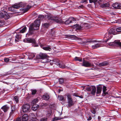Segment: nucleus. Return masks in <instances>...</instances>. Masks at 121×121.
Here are the masks:
<instances>
[{
	"instance_id": "obj_44",
	"label": "nucleus",
	"mask_w": 121,
	"mask_h": 121,
	"mask_svg": "<svg viewBox=\"0 0 121 121\" xmlns=\"http://www.w3.org/2000/svg\"><path fill=\"white\" fill-rule=\"evenodd\" d=\"M9 59L8 58H6L4 59V61L6 62H7L9 61Z\"/></svg>"
},
{
	"instance_id": "obj_25",
	"label": "nucleus",
	"mask_w": 121,
	"mask_h": 121,
	"mask_svg": "<svg viewBox=\"0 0 121 121\" xmlns=\"http://www.w3.org/2000/svg\"><path fill=\"white\" fill-rule=\"evenodd\" d=\"M101 91V88L99 86L97 87V94L100 93Z\"/></svg>"
},
{
	"instance_id": "obj_15",
	"label": "nucleus",
	"mask_w": 121,
	"mask_h": 121,
	"mask_svg": "<svg viewBox=\"0 0 121 121\" xmlns=\"http://www.w3.org/2000/svg\"><path fill=\"white\" fill-rule=\"evenodd\" d=\"M23 41L25 43H33L34 42V40L31 38H27L24 39Z\"/></svg>"
},
{
	"instance_id": "obj_1",
	"label": "nucleus",
	"mask_w": 121,
	"mask_h": 121,
	"mask_svg": "<svg viewBox=\"0 0 121 121\" xmlns=\"http://www.w3.org/2000/svg\"><path fill=\"white\" fill-rule=\"evenodd\" d=\"M26 7L25 8H26L24 9H23V12L25 13L28 11L30 9V8L31 6H30L26 5L25 3H24L21 2L16 4L12 6L11 7H10L9 8V10L11 11L16 12H19L16 11V9H17L19 8L20 7Z\"/></svg>"
},
{
	"instance_id": "obj_42",
	"label": "nucleus",
	"mask_w": 121,
	"mask_h": 121,
	"mask_svg": "<svg viewBox=\"0 0 121 121\" xmlns=\"http://www.w3.org/2000/svg\"><path fill=\"white\" fill-rule=\"evenodd\" d=\"M116 30L117 32L121 31V27L118 28Z\"/></svg>"
},
{
	"instance_id": "obj_14",
	"label": "nucleus",
	"mask_w": 121,
	"mask_h": 121,
	"mask_svg": "<svg viewBox=\"0 0 121 121\" xmlns=\"http://www.w3.org/2000/svg\"><path fill=\"white\" fill-rule=\"evenodd\" d=\"M43 99L45 100H48L50 98L49 95L48 94H44L43 96Z\"/></svg>"
},
{
	"instance_id": "obj_53",
	"label": "nucleus",
	"mask_w": 121,
	"mask_h": 121,
	"mask_svg": "<svg viewBox=\"0 0 121 121\" xmlns=\"http://www.w3.org/2000/svg\"><path fill=\"white\" fill-rule=\"evenodd\" d=\"M78 97L81 98H83V96L82 95L78 96Z\"/></svg>"
},
{
	"instance_id": "obj_46",
	"label": "nucleus",
	"mask_w": 121,
	"mask_h": 121,
	"mask_svg": "<svg viewBox=\"0 0 121 121\" xmlns=\"http://www.w3.org/2000/svg\"><path fill=\"white\" fill-rule=\"evenodd\" d=\"M65 68V66L64 65H61V68L64 69Z\"/></svg>"
},
{
	"instance_id": "obj_19",
	"label": "nucleus",
	"mask_w": 121,
	"mask_h": 121,
	"mask_svg": "<svg viewBox=\"0 0 121 121\" xmlns=\"http://www.w3.org/2000/svg\"><path fill=\"white\" fill-rule=\"evenodd\" d=\"M52 111L50 109H48L46 111V116L47 117H49L51 115Z\"/></svg>"
},
{
	"instance_id": "obj_61",
	"label": "nucleus",
	"mask_w": 121,
	"mask_h": 121,
	"mask_svg": "<svg viewBox=\"0 0 121 121\" xmlns=\"http://www.w3.org/2000/svg\"><path fill=\"white\" fill-rule=\"evenodd\" d=\"M47 61H44L43 62V63H45Z\"/></svg>"
},
{
	"instance_id": "obj_31",
	"label": "nucleus",
	"mask_w": 121,
	"mask_h": 121,
	"mask_svg": "<svg viewBox=\"0 0 121 121\" xmlns=\"http://www.w3.org/2000/svg\"><path fill=\"white\" fill-rule=\"evenodd\" d=\"M15 109L14 108H12L11 111L10 112V116L9 117H11V116L15 112Z\"/></svg>"
},
{
	"instance_id": "obj_23",
	"label": "nucleus",
	"mask_w": 121,
	"mask_h": 121,
	"mask_svg": "<svg viewBox=\"0 0 121 121\" xmlns=\"http://www.w3.org/2000/svg\"><path fill=\"white\" fill-rule=\"evenodd\" d=\"M109 4L108 3L103 4L100 5L101 7L102 8H105L108 7L109 6Z\"/></svg>"
},
{
	"instance_id": "obj_59",
	"label": "nucleus",
	"mask_w": 121,
	"mask_h": 121,
	"mask_svg": "<svg viewBox=\"0 0 121 121\" xmlns=\"http://www.w3.org/2000/svg\"><path fill=\"white\" fill-rule=\"evenodd\" d=\"M61 23H64V22L63 21H61Z\"/></svg>"
},
{
	"instance_id": "obj_58",
	"label": "nucleus",
	"mask_w": 121,
	"mask_h": 121,
	"mask_svg": "<svg viewBox=\"0 0 121 121\" xmlns=\"http://www.w3.org/2000/svg\"><path fill=\"white\" fill-rule=\"evenodd\" d=\"M31 115L32 116H35V115L33 113H32L31 114Z\"/></svg>"
},
{
	"instance_id": "obj_55",
	"label": "nucleus",
	"mask_w": 121,
	"mask_h": 121,
	"mask_svg": "<svg viewBox=\"0 0 121 121\" xmlns=\"http://www.w3.org/2000/svg\"><path fill=\"white\" fill-rule=\"evenodd\" d=\"M60 89H59L58 91V93H60Z\"/></svg>"
},
{
	"instance_id": "obj_45",
	"label": "nucleus",
	"mask_w": 121,
	"mask_h": 121,
	"mask_svg": "<svg viewBox=\"0 0 121 121\" xmlns=\"http://www.w3.org/2000/svg\"><path fill=\"white\" fill-rule=\"evenodd\" d=\"M61 100H63L64 102L65 101V99L63 96H61Z\"/></svg>"
},
{
	"instance_id": "obj_5",
	"label": "nucleus",
	"mask_w": 121,
	"mask_h": 121,
	"mask_svg": "<svg viewBox=\"0 0 121 121\" xmlns=\"http://www.w3.org/2000/svg\"><path fill=\"white\" fill-rule=\"evenodd\" d=\"M10 17V16L6 12L3 11L0 13V18H4L5 19H9Z\"/></svg>"
},
{
	"instance_id": "obj_41",
	"label": "nucleus",
	"mask_w": 121,
	"mask_h": 121,
	"mask_svg": "<svg viewBox=\"0 0 121 121\" xmlns=\"http://www.w3.org/2000/svg\"><path fill=\"white\" fill-rule=\"evenodd\" d=\"M59 118H58L57 117H55L54 118H53L52 120V121H54L55 120H59Z\"/></svg>"
},
{
	"instance_id": "obj_48",
	"label": "nucleus",
	"mask_w": 121,
	"mask_h": 121,
	"mask_svg": "<svg viewBox=\"0 0 121 121\" xmlns=\"http://www.w3.org/2000/svg\"><path fill=\"white\" fill-rule=\"evenodd\" d=\"M91 112L92 113L94 114H95V111L94 109L92 110L91 111Z\"/></svg>"
},
{
	"instance_id": "obj_18",
	"label": "nucleus",
	"mask_w": 121,
	"mask_h": 121,
	"mask_svg": "<svg viewBox=\"0 0 121 121\" xmlns=\"http://www.w3.org/2000/svg\"><path fill=\"white\" fill-rule=\"evenodd\" d=\"M105 37L106 38L107 40L110 39L112 37V35L108 33H106L105 35Z\"/></svg>"
},
{
	"instance_id": "obj_21",
	"label": "nucleus",
	"mask_w": 121,
	"mask_h": 121,
	"mask_svg": "<svg viewBox=\"0 0 121 121\" xmlns=\"http://www.w3.org/2000/svg\"><path fill=\"white\" fill-rule=\"evenodd\" d=\"M108 63L106 61H104L102 63H100L99 65L100 66H103L108 65Z\"/></svg>"
},
{
	"instance_id": "obj_40",
	"label": "nucleus",
	"mask_w": 121,
	"mask_h": 121,
	"mask_svg": "<svg viewBox=\"0 0 121 121\" xmlns=\"http://www.w3.org/2000/svg\"><path fill=\"white\" fill-rule=\"evenodd\" d=\"M12 39L11 38L7 39V41L10 42V43H12L13 42V40H12Z\"/></svg>"
},
{
	"instance_id": "obj_57",
	"label": "nucleus",
	"mask_w": 121,
	"mask_h": 121,
	"mask_svg": "<svg viewBox=\"0 0 121 121\" xmlns=\"http://www.w3.org/2000/svg\"><path fill=\"white\" fill-rule=\"evenodd\" d=\"M56 65H59V66H60V63H56Z\"/></svg>"
},
{
	"instance_id": "obj_27",
	"label": "nucleus",
	"mask_w": 121,
	"mask_h": 121,
	"mask_svg": "<svg viewBox=\"0 0 121 121\" xmlns=\"http://www.w3.org/2000/svg\"><path fill=\"white\" fill-rule=\"evenodd\" d=\"M13 100H15L16 103H18L19 100L18 99L19 98L18 96H15L13 98Z\"/></svg>"
},
{
	"instance_id": "obj_20",
	"label": "nucleus",
	"mask_w": 121,
	"mask_h": 121,
	"mask_svg": "<svg viewBox=\"0 0 121 121\" xmlns=\"http://www.w3.org/2000/svg\"><path fill=\"white\" fill-rule=\"evenodd\" d=\"M32 105L31 109L34 111L36 110L39 107V106L37 104H35Z\"/></svg>"
},
{
	"instance_id": "obj_49",
	"label": "nucleus",
	"mask_w": 121,
	"mask_h": 121,
	"mask_svg": "<svg viewBox=\"0 0 121 121\" xmlns=\"http://www.w3.org/2000/svg\"><path fill=\"white\" fill-rule=\"evenodd\" d=\"M32 55L31 56V58H33L35 57V55L34 54H32Z\"/></svg>"
},
{
	"instance_id": "obj_38",
	"label": "nucleus",
	"mask_w": 121,
	"mask_h": 121,
	"mask_svg": "<svg viewBox=\"0 0 121 121\" xmlns=\"http://www.w3.org/2000/svg\"><path fill=\"white\" fill-rule=\"evenodd\" d=\"M42 26L43 27L47 28L48 26V24L47 23H45L43 24Z\"/></svg>"
},
{
	"instance_id": "obj_28",
	"label": "nucleus",
	"mask_w": 121,
	"mask_h": 121,
	"mask_svg": "<svg viewBox=\"0 0 121 121\" xmlns=\"http://www.w3.org/2000/svg\"><path fill=\"white\" fill-rule=\"evenodd\" d=\"M38 99H34L32 102L31 105L36 104V103L38 102Z\"/></svg>"
},
{
	"instance_id": "obj_47",
	"label": "nucleus",
	"mask_w": 121,
	"mask_h": 121,
	"mask_svg": "<svg viewBox=\"0 0 121 121\" xmlns=\"http://www.w3.org/2000/svg\"><path fill=\"white\" fill-rule=\"evenodd\" d=\"M16 121H21V119L20 118H18L16 119Z\"/></svg>"
},
{
	"instance_id": "obj_32",
	"label": "nucleus",
	"mask_w": 121,
	"mask_h": 121,
	"mask_svg": "<svg viewBox=\"0 0 121 121\" xmlns=\"http://www.w3.org/2000/svg\"><path fill=\"white\" fill-rule=\"evenodd\" d=\"M47 117H42L39 119V121H47Z\"/></svg>"
},
{
	"instance_id": "obj_16",
	"label": "nucleus",
	"mask_w": 121,
	"mask_h": 121,
	"mask_svg": "<svg viewBox=\"0 0 121 121\" xmlns=\"http://www.w3.org/2000/svg\"><path fill=\"white\" fill-rule=\"evenodd\" d=\"M73 28H76V29L77 30H80L81 29H82V28L81 26L78 24H76V25H74L73 26Z\"/></svg>"
},
{
	"instance_id": "obj_7",
	"label": "nucleus",
	"mask_w": 121,
	"mask_h": 121,
	"mask_svg": "<svg viewBox=\"0 0 121 121\" xmlns=\"http://www.w3.org/2000/svg\"><path fill=\"white\" fill-rule=\"evenodd\" d=\"M60 17L59 16H57L56 17H51V19L57 23H60Z\"/></svg>"
},
{
	"instance_id": "obj_26",
	"label": "nucleus",
	"mask_w": 121,
	"mask_h": 121,
	"mask_svg": "<svg viewBox=\"0 0 121 121\" xmlns=\"http://www.w3.org/2000/svg\"><path fill=\"white\" fill-rule=\"evenodd\" d=\"M26 30V27H24L23 28L22 30H19V32L18 33H23L25 32Z\"/></svg>"
},
{
	"instance_id": "obj_12",
	"label": "nucleus",
	"mask_w": 121,
	"mask_h": 121,
	"mask_svg": "<svg viewBox=\"0 0 121 121\" xmlns=\"http://www.w3.org/2000/svg\"><path fill=\"white\" fill-rule=\"evenodd\" d=\"M109 33L110 34L115 35L117 33L116 30L114 28H112L109 31Z\"/></svg>"
},
{
	"instance_id": "obj_52",
	"label": "nucleus",
	"mask_w": 121,
	"mask_h": 121,
	"mask_svg": "<svg viewBox=\"0 0 121 121\" xmlns=\"http://www.w3.org/2000/svg\"><path fill=\"white\" fill-rule=\"evenodd\" d=\"M58 99L60 100V96L59 95H58Z\"/></svg>"
},
{
	"instance_id": "obj_34",
	"label": "nucleus",
	"mask_w": 121,
	"mask_h": 121,
	"mask_svg": "<svg viewBox=\"0 0 121 121\" xmlns=\"http://www.w3.org/2000/svg\"><path fill=\"white\" fill-rule=\"evenodd\" d=\"M108 44L109 45L112 46H115V41L113 42H110Z\"/></svg>"
},
{
	"instance_id": "obj_2",
	"label": "nucleus",
	"mask_w": 121,
	"mask_h": 121,
	"mask_svg": "<svg viewBox=\"0 0 121 121\" xmlns=\"http://www.w3.org/2000/svg\"><path fill=\"white\" fill-rule=\"evenodd\" d=\"M40 24V21L38 20H35L34 22L32 23L29 26V32L26 34V36L28 37L33 34L34 30L38 29Z\"/></svg>"
},
{
	"instance_id": "obj_62",
	"label": "nucleus",
	"mask_w": 121,
	"mask_h": 121,
	"mask_svg": "<svg viewBox=\"0 0 121 121\" xmlns=\"http://www.w3.org/2000/svg\"><path fill=\"white\" fill-rule=\"evenodd\" d=\"M15 41H18L17 40H16V39H15Z\"/></svg>"
},
{
	"instance_id": "obj_30",
	"label": "nucleus",
	"mask_w": 121,
	"mask_h": 121,
	"mask_svg": "<svg viewBox=\"0 0 121 121\" xmlns=\"http://www.w3.org/2000/svg\"><path fill=\"white\" fill-rule=\"evenodd\" d=\"M107 90L106 89V87L105 86H103V91L104 94L105 95H106L108 94V93L106 92Z\"/></svg>"
},
{
	"instance_id": "obj_17",
	"label": "nucleus",
	"mask_w": 121,
	"mask_h": 121,
	"mask_svg": "<svg viewBox=\"0 0 121 121\" xmlns=\"http://www.w3.org/2000/svg\"><path fill=\"white\" fill-rule=\"evenodd\" d=\"M28 116L26 114L24 115L22 117V121H27L28 120Z\"/></svg>"
},
{
	"instance_id": "obj_43",
	"label": "nucleus",
	"mask_w": 121,
	"mask_h": 121,
	"mask_svg": "<svg viewBox=\"0 0 121 121\" xmlns=\"http://www.w3.org/2000/svg\"><path fill=\"white\" fill-rule=\"evenodd\" d=\"M33 117H32V119L30 120L29 121H37V119L36 118H33Z\"/></svg>"
},
{
	"instance_id": "obj_29",
	"label": "nucleus",
	"mask_w": 121,
	"mask_h": 121,
	"mask_svg": "<svg viewBox=\"0 0 121 121\" xmlns=\"http://www.w3.org/2000/svg\"><path fill=\"white\" fill-rule=\"evenodd\" d=\"M115 46L120 47L121 46V43L118 41H115Z\"/></svg>"
},
{
	"instance_id": "obj_60",
	"label": "nucleus",
	"mask_w": 121,
	"mask_h": 121,
	"mask_svg": "<svg viewBox=\"0 0 121 121\" xmlns=\"http://www.w3.org/2000/svg\"><path fill=\"white\" fill-rule=\"evenodd\" d=\"M59 82L60 84V80L59 79Z\"/></svg>"
},
{
	"instance_id": "obj_51",
	"label": "nucleus",
	"mask_w": 121,
	"mask_h": 121,
	"mask_svg": "<svg viewBox=\"0 0 121 121\" xmlns=\"http://www.w3.org/2000/svg\"><path fill=\"white\" fill-rule=\"evenodd\" d=\"M64 80L63 79L61 78V84L64 82Z\"/></svg>"
},
{
	"instance_id": "obj_63",
	"label": "nucleus",
	"mask_w": 121,
	"mask_h": 121,
	"mask_svg": "<svg viewBox=\"0 0 121 121\" xmlns=\"http://www.w3.org/2000/svg\"><path fill=\"white\" fill-rule=\"evenodd\" d=\"M83 7V6H81V7Z\"/></svg>"
},
{
	"instance_id": "obj_33",
	"label": "nucleus",
	"mask_w": 121,
	"mask_h": 121,
	"mask_svg": "<svg viewBox=\"0 0 121 121\" xmlns=\"http://www.w3.org/2000/svg\"><path fill=\"white\" fill-rule=\"evenodd\" d=\"M15 37L18 39H20L21 38V35L19 34H17Z\"/></svg>"
},
{
	"instance_id": "obj_37",
	"label": "nucleus",
	"mask_w": 121,
	"mask_h": 121,
	"mask_svg": "<svg viewBox=\"0 0 121 121\" xmlns=\"http://www.w3.org/2000/svg\"><path fill=\"white\" fill-rule=\"evenodd\" d=\"M31 91L32 92V95H35L37 91L36 90H31Z\"/></svg>"
},
{
	"instance_id": "obj_13",
	"label": "nucleus",
	"mask_w": 121,
	"mask_h": 121,
	"mask_svg": "<svg viewBox=\"0 0 121 121\" xmlns=\"http://www.w3.org/2000/svg\"><path fill=\"white\" fill-rule=\"evenodd\" d=\"M74 18L73 17L70 18H69L68 20H67L64 23L65 24H68L72 22V20L74 21Z\"/></svg>"
},
{
	"instance_id": "obj_36",
	"label": "nucleus",
	"mask_w": 121,
	"mask_h": 121,
	"mask_svg": "<svg viewBox=\"0 0 121 121\" xmlns=\"http://www.w3.org/2000/svg\"><path fill=\"white\" fill-rule=\"evenodd\" d=\"M75 60H78L80 61H82V59L79 57H76L75 58Z\"/></svg>"
},
{
	"instance_id": "obj_10",
	"label": "nucleus",
	"mask_w": 121,
	"mask_h": 121,
	"mask_svg": "<svg viewBox=\"0 0 121 121\" xmlns=\"http://www.w3.org/2000/svg\"><path fill=\"white\" fill-rule=\"evenodd\" d=\"M39 59H46L47 58V56L46 54L43 53H40L39 55Z\"/></svg>"
},
{
	"instance_id": "obj_35",
	"label": "nucleus",
	"mask_w": 121,
	"mask_h": 121,
	"mask_svg": "<svg viewBox=\"0 0 121 121\" xmlns=\"http://www.w3.org/2000/svg\"><path fill=\"white\" fill-rule=\"evenodd\" d=\"M4 24V22L3 21L0 20V26H2Z\"/></svg>"
},
{
	"instance_id": "obj_64",
	"label": "nucleus",
	"mask_w": 121,
	"mask_h": 121,
	"mask_svg": "<svg viewBox=\"0 0 121 121\" xmlns=\"http://www.w3.org/2000/svg\"><path fill=\"white\" fill-rule=\"evenodd\" d=\"M61 91H63V90H61Z\"/></svg>"
},
{
	"instance_id": "obj_39",
	"label": "nucleus",
	"mask_w": 121,
	"mask_h": 121,
	"mask_svg": "<svg viewBox=\"0 0 121 121\" xmlns=\"http://www.w3.org/2000/svg\"><path fill=\"white\" fill-rule=\"evenodd\" d=\"M98 0H89L90 3H91L93 2L95 3V2L97 1Z\"/></svg>"
},
{
	"instance_id": "obj_4",
	"label": "nucleus",
	"mask_w": 121,
	"mask_h": 121,
	"mask_svg": "<svg viewBox=\"0 0 121 121\" xmlns=\"http://www.w3.org/2000/svg\"><path fill=\"white\" fill-rule=\"evenodd\" d=\"M22 108L23 112H27L30 110V106L28 104H25L22 105Z\"/></svg>"
},
{
	"instance_id": "obj_24",
	"label": "nucleus",
	"mask_w": 121,
	"mask_h": 121,
	"mask_svg": "<svg viewBox=\"0 0 121 121\" xmlns=\"http://www.w3.org/2000/svg\"><path fill=\"white\" fill-rule=\"evenodd\" d=\"M100 47V45L99 43H97L95 45L92 46V47L93 49H95V48H97Z\"/></svg>"
},
{
	"instance_id": "obj_54",
	"label": "nucleus",
	"mask_w": 121,
	"mask_h": 121,
	"mask_svg": "<svg viewBox=\"0 0 121 121\" xmlns=\"http://www.w3.org/2000/svg\"><path fill=\"white\" fill-rule=\"evenodd\" d=\"M86 0H82V3H83V2H86Z\"/></svg>"
},
{
	"instance_id": "obj_3",
	"label": "nucleus",
	"mask_w": 121,
	"mask_h": 121,
	"mask_svg": "<svg viewBox=\"0 0 121 121\" xmlns=\"http://www.w3.org/2000/svg\"><path fill=\"white\" fill-rule=\"evenodd\" d=\"M86 89L88 91H91V93L93 95H95L96 91V88L95 86H89L86 88Z\"/></svg>"
},
{
	"instance_id": "obj_8",
	"label": "nucleus",
	"mask_w": 121,
	"mask_h": 121,
	"mask_svg": "<svg viewBox=\"0 0 121 121\" xmlns=\"http://www.w3.org/2000/svg\"><path fill=\"white\" fill-rule=\"evenodd\" d=\"M112 6L116 9H121V4L119 3H115L112 4Z\"/></svg>"
},
{
	"instance_id": "obj_50",
	"label": "nucleus",
	"mask_w": 121,
	"mask_h": 121,
	"mask_svg": "<svg viewBox=\"0 0 121 121\" xmlns=\"http://www.w3.org/2000/svg\"><path fill=\"white\" fill-rule=\"evenodd\" d=\"M92 119V118L91 117H90L87 119V120L88 121L91 120Z\"/></svg>"
},
{
	"instance_id": "obj_11",
	"label": "nucleus",
	"mask_w": 121,
	"mask_h": 121,
	"mask_svg": "<svg viewBox=\"0 0 121 121\" xmlns=\"http://www.w3.org/2000/svg\"><path fill=\"white\" fill-rule=\"evenodd\" d=\"M40 47L46 51H51V48L49 46H44L41 44L40 43L39 44Z\"/></svg>"
},
{
	"instance_id": "obj_6",
	"label": "nucleus",
	"mask_w": 121,
	"mask_h": 121,
	"mask_svg": "<svg viewBox=\"0 0 121 121\" xmlns=\"http://www.w3.org/2000/svg\"><path fill=\"white\" fill-rule=\"evenodd\" d=\"M82 65L86 67H91L94 66L93 64H91L87 61L85 60H83V64Z\"/></svg>"
},
{
	"instance_id": "obj_9",
	"label": "nucleus",
	"mask_w": 121,
	"mask_h": 121,
	"mask_svg": "<svg viewBox=\"0 0 121 121\" xmlns=\"http://www.w3.org/2000/svg\"><path fill=\"white\" fill-rule=\"evenodd\" d=\"M68 99V105L69 107H70L73 105V102L72 99L70 95H68L67 96Z\"/></svg>"
},
{
	"instance_id": "obj_22",
	"label": "nucleus",
	"mask_w": 121,
	"mask_h": 121,
	"mask_svg": "<svg viewBox=\"0 0 121 121\" xmlns=\"http://www.w3.org/2000/svg\"><path fill=\"white\" fill-rule=\"evenodd\" d=\"M1 108L2 109L4 112H6L7 111L9 108V107L6 105H5L3 106Z\"/></svg>"
},
{
	"instance_id": "obj_56",
	"label": "nucleus",
	"mask_w": 121,
	"mask_h": 121,
	"mask_svg": "<svg viewBox=\"0 0 121 121\" xmlns=\"http://www.w3.org/2000/svg\"><path fill=\"white\" fill-rule=\"evenodd\" d=\"M98 119L99 120H100L101 119V117L100 116H98Z\"/></svg>"
}]
</instances>
